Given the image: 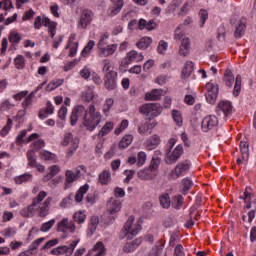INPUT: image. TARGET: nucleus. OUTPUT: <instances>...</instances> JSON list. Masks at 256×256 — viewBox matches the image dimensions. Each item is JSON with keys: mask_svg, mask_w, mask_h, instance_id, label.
Segmentation results:
<instances>
[{"mask_svg": "<svg viewBox=\"0 0 256 256\" xmlns=\"http://www.w3.org/2000/svg\"><path fill=\"white\" fill-rule=\"evenodd\" d=\"M117 73H111L108 75H104L103 81H104V87L107 89V91H114V89L117 87Z\"/></svg>", "mask_w": 256, "mask_h": 256, "instance_id": "obj_17", "label": "nucleus"}, {"mask_svg": "<svg viewBox=\"0 0 256 256\" xmlns=\"http://www.w3.org/2000/svg\"><path fill=\"white\" fill-rule=\"evenodd\" d=\"M246 27L247 26L245 25V20L244 19L239 20V22L235 28V31H234V37L236 39H241V37H243V35H245Z\"/></svg>", "mask_w": 256, "mask_h": 256, "instance_id": "obj_31", "label": "nucleus"}, {"mask_svg": "<svg viewBox=\"0 0 256 256\" xmlns=\"http://www.w3.org/2000/svg\"><path fill=\"white\" fill-rule=\"evenodd\" d=\"M199 17H200V27H203V25H205V21H207L209 19V13L207 12V10L202 9L199 12Z\"/></svg>", "mask_w": 256, "mask_h": 256, "instance_id": "obj_61", "label": "nucleus"}, {"mask_svg": "<svg viewBox=\"0 0 256 256\" xmlns=\"http://www.w3.org/2000/svg\"><path fill=\"white\" fill-rule=\"evenodd\" d=\"M34 97H35V92H31L28 96H26V98L22 102L23 109H27V107H29V105L33 103Z\"/></svg>", "mask_w": 256, "mask_h": 256, "instance_id": "obj_56", "label": "nucleus"}, {"mask_svg": "<svg viewBox=\"0 0 256 256\" xmlns=\"http://www.w3.org/2000/svg\"><path fill=\"white\" fill-rule=\"evenodd\" d=\"M79 239L72 241L69 246L63 245V246H58L56 248H53L50 251L51 255L59 256V255H66V256H71L73 255V251H75V247L79 244Z\"/></svg>", "mask_w": 256, "mask_h": 256, "instance_id": "obj_9", "label": "nucleus"}, {"mask_svg": "<svg viewBox=\"0 0 256 256\" xmlns=\"http://www.w3.org/2000/svg\"><path fill=\"white\" fill-rule=\"evenodd\" d=\"M45 197H47V192L43 190L40 191L38 195L33 198L32 203L20 211V215L26 218L33 217V215H35V207H37L39 203H42Z\"/></svg>", "mask_w": 256, "mask_h": 256, "instance_id": "obj_5", "label": "nucleus"}, {"mask_svg": "<svg viewBox=\"0 0 256 256\" xmlns=\"http://www.w3.org/2000/svg\"><path fill=\"white\" fill-rule=\"evenodd\" d=\"M241 83H242V78H241V75L238 74L236 76V81H235L234 90H233L234 97H239V93H241Z\"/></svg>", "mask_w": 256, "mask_h": 256, "instance_id": "obj_47", "label": "nucleus"}, {"mask_svg": "<svg viewBox=\"0 0 256 256\" xmlns=\"http://www.w3.org/2000/svg\"><path fill=\"white\" fill-rule=\"evenodd\" d=\"M216 111L218 115H225V117H229V115L233 113V105H231V102L229 101L221 100L216 107Z\"/></svg>", "mask_w": 256, "mask_h": 256, "instance_id": "obj_15", "label": "nucleus"}, {"mask_svg": "<svg viewBox=\"0 0 256 256\" xmlns=\"http://www.w3.org/2000/svg\"><path fill=\"white\" fill-rule=\"evenodd\" d=\"M60 145H62V147H68V151L66 154L68 158L73 157L75 151L79 149V138L77 136H74L71 132H66L63 135Z\"/></svg>", "mask_w": 256, "mask_h": 256, "instance_id": "obj_2", "label": "nucleus"}, {"mask_svg": "<svg viewBox=\"0 0 256 256\" xmlns=\"http://www.w3.org/2000/svg\"><path fill=\"white\" fill-rule=\"evenodd\" d=\"M87 191H89L88 184H85L79 188L74 197L76 203H81V201H83V195L87 194Z\"/></svg>", "mask_w": 256, "mask_h": 256, "instance_id": "obj_40", "label": "nucleus"}, {"mask_svg": "<svg viewBox=\"0 0 256 256\" xmlns=\"http://www.w3.org/2000/svg\"><path fill=\"white\" fill-rule=\"evenodd\" d=\"M184 150L182 145H178L172 152L171 149L166 150V164L173 165V163H177L179 159H181V155H183Z\"/></svg>", "mask_w": 256, "mask_h": 256, "instance_id": "obj_11", "label": "nucleus"}, {"mask_svg": "<svg viewBox=\"0 0 256 256\" xmlns=\"http://www.w3.org/2000/svg\"><path fill=\"white\" fill-rule=\"evenodd\" d=\"M33 179V175L31 174H22L14 178V181L17 185H21L22 183H27V181H31Z\"/></svg>", "mask_w": 256, "mask_h": 256, "instance_id": "obj_46", "label": "nucleus"}, {"mask_svg": "<svg viewBox=\"0 0 256 256\" xmlns=\"http://www.w3.org/2000/svg\"><path fill=\"white\" fill-rule=\"evenodd\" d=\"M107 211L110 215L114 213H119L121 211V200L117 198H112L107 202Z\"/></svg>", "mask_w": 256, "mask_h": 256, "instance_id": "obj_22", "label": "nucleus"}, {"mask_svg": "<svg viewBox=\"0 0 256 256\" xmlns=\"http://www.w3.org/2000/svg\"><path fill=\"white\" fill-rule=\"evenodd\" d=\"M135 217L129 216L128 220L126 221L121 233L123 237H127L128 239H133L136 235H138L139 231H141V225L140 224H134Z\"/></svg>", "mask_w": 256, "mask_h": 256, "instance_id": "obj_6", "label": "nucleus"}, {"mask_svg": "<svg viewBox=\"0 0 256 256\" xmlns=\"http://www.w3.org/2000/svg\"><path fill=\"white\" fill-rule=\"evenodd\" d=\"M34 153L35 150H29L27 152L28 165H30V167H35V165H37V161L33 158Z\"/></svg>", "mask_w": 256, "mask_h": 256, "instance_id": "obj_64", "label": "nucleus"}, {"mask_svg": "<svg viewBox=\"0 0 256 256\" xmlns=\"http://www.w3.org/2000/svg\"><path fill=\"white\" fill-rule=\"evenodd\" d=\"M102 64H103L102 73H104V75H110L111 73H117L114 70L115 67L113 66V63L111 62V60L105 59V60H103Z\"/></svg>", "mask_w": 256, "mask_h": 256, "instance_id": "obj_36", "label": "nucleus"}, {"mask_svg": "<svg viewBox=\"0 0 256 256\" xmlns=\"http://www.w3.org/2000/svg\"><path fill=\"white\" fill-rule=\"evenodd\" d=\"M133 143V135H125L119 142V149H127Z\"/></svg>", "mask_w": 256, "mask_h": 256, "instance_id": "obj_41", "label": "nucleus"}, {"mask_svg": "<svg viewBox=\"0 0 256 256\" xmlns=\"http://www.w3.org/2000/svg\"><path fill=\"white\" fill-rule=\"evenodd\" d=\"M224 83L226 87H233L235 83V76H233V72L231 69H227L224 73Z\"/></svg>", "mask_w": 256, "mask_h": 256, "instance_id": "obj_38", "label": "nucleus"}, {"mask_svg": "<svg viewBox=\"0 0 256 256\" xmlns=\"http://www.w3.org/2000/svg\"><path fill=\"white\" fill-rule=\"evenodd\" d=\"M97 48L99 57H111L117 51V44H108L105 38H100Z\"/></svg>", "mask_w": 256, "mask_h": 256, "instance_id": "obj_7", "label": "nucleus"}, {"mask_svg": "<svg viewBox=\"0 0 256 256\" xmlns=\"http://www.w3.org/2000/svg\"><path fill=\"white\" fill-rule=\"evenodd\" d=\"M193 67L194 64L192 61H186L183 69H182V78L183 79H189L191 77V74L193 73Z\"/></svg>", "mask_w": 256, "mask_h": 256, "instance_id": "obj_34", "label": "nucleus"}, {"mask_svg": "<svg viewBox=\"0 0 256 256\" xmlns=\"http://www.w3.org/2000/svg\"><path fill=\"white\" fill-rule=\"evenodd\" d=\"M191 187H193V181H191L189 178H184L182 180V194L187 195V193L191 191Z\"/></svg>", "mask_w": 256, "mask_h": 256, "instance_id": "obj_43", "label": "nucleus"}, {"mask_svg": "<svg viewBox=\"0 0 256 256\" xmlns=\"http://www.w3.org/2000/svg\"><path fill=\"white\" fill-rule=\"evenodd\" d=\"M105 253H107V248H105L103 242H97L85 256H105Z\"/></svg>", "mask_w": 256, "mask_h": 256, "instance_id": "obj_18", "label": "nucleus"}, {"mask_svg": "<svg viewBox=\"0 0 256 256\" xmlns=\"http://www.w3.org/2000/svg\"><path fill=\"white\" fill-rule=\"evenodd\" d=\"M126 60L128 61V63H133V62L139 63L140 61H143V54L138 53L135 50H132L127 53Z\"/></svg>", "mask_w": 256, "mask_h": 256, "instance_id": "obj_30", "label": "nucleus"}, {"mask_svg": "<svg viewBox=\"0 0 256 256\" xmlns=\"http://www.w3.org/2000/svg\"><path fill=\"white\" fill-rule=\"evenodd\" d=\"M146 101H159L161 99V90L154 89L145 94Z\"/></svg>", "mask_w": 256, "mask_h": 256, "instance_id": "obj_39", "label": "nucleus"}, {"mask_svg": "<svg viewBox=\"0 0 256 256\" xmlns=\"http://www.w3.org/2000/svg\"><path fill=\"white\" fill-rule=\"evenodd\" d=\"M138 167H143L145 165V162L147 161V153L144 151H140L136 158Z\"/></svg>", "mask_w": 256, "mask_h": 256, "instance_id": "obj_51", "label": "nucleus"}, {"mask_svg": "<svg viewBox=\"0 0 256 256\" xmlns=\"http://www.w3.org/2000/svg\"><path fill=\"white\" fill-rule=\"evenodd\" d=\"M161 143V137L157 134H153L149 137V139L146 142V148L148 151H153V149H157Z\"/></svg>", "mask_w": 256, "mask_h": 256, "instance_id": "obj_27", "label": "nucleus"}, {"mask_svg": "<svg viewBox=\"0 0 256 256\" xmlns=\"http://www.w3.org/2000/svg\"><path fill=\"white\" fill-rule=\"evenodd\" d=\"M183 203H184V198L181 194L176 195L172 198V207L174 209H180L181 207H183Z\"/></svg>", "mask_w": 256, "mask_h": 256, "instance_id": "obj_44", "label": "nucleus"}, {"mask_svg": "<svg viewBox=\"0 0 256 256\" xmlns=\"http://www.w3.org/2000/svg\"><path fill=\"white\" fill-rule=\"evenodd\" d=\"M172 117L175 123L178 125V127H181V125H183V117H181V113L179 111L173 110Z\"/></svg>", "mask_w": 256, "mask_h": 256, "instance_id": "obj_55", "label": "nucleus"}, {"mask_svg": "<svg viewBox=\"0 0 256 256\" xmlns=\"http://www.w3.org/2000/svg\"><path fill=\"white\" fill-rule=\"evenodd\" d=\"M137 177L141 181H153L157 177V174L153 173L149 168H144L137 172Z\"/></svg>", "mask_w": 256, "mask_h": 256, "instance_id": "obj_24", "label": "nucleus"}, {"mask_svg": "<svg viewBox=\"0 0 256 256\" xmlns=\"http://www.w3.org/2000/svg\"><path fill=\"white\" fill-rule=\"evenodd\" d=\"M115 101L112 99V98H107L105 100V103L103 105V113L104 115H108L109 114V111H111V107H113Z\"/></svg>", "mask_w": 256, "mask_h": 256, "instance_id": "obj_50", "label": "nucleus"}, {"mask_svg": "<svg viewBox=\"0 0 256 256\" xmlns=\"http://www.w3.org/2000/svg\"><path fill=\"white\" fill-rule=\"evenodd\" d=\"M139 29H147V31H153V29H156L157 23H155V20H150L147 22L145 19H140L138 22Z\"/></svg>", "mask_w": 256, "mask_h": 256, "instance_id": "obj_32", "label": "nucleus"}, {"mask_svg": "<svg viewBox=\"0 0 256 256\" xmlns=\"http://www.w3.org/2000/svg\"><path fill=\"white\" fill-rule=\"evenodd\" d=\"M79 117H83L82 125L87 131H95L99 123H101V119H103L101 112L97 110L95 104H90L87 109L83 105L75 106L70 115V125L72 127L77 125Z\"/></svg>", "mask_w": 256, "mask_h": 256, "instance_id": "obj_1", "label": "nucleus"}, {"mask_svg": "<svg viewBox=\"0 0 256 256\" xmlns=\"http://www.w3.org/2000/svg\"><path fill=\"white\" fill-rule=\"evenodd\" d=\"M139 113L149 117L148 121H151V119H155V117H159L163 113V106L159 103H146L139 107Z\"/></svg>", "mask_w": 256, "mask_h": 256, "instance_id": "obj_3", "label": "nucleus"}, {"mask_svg": "<svg viewBox=\"0 0 256 256\" xmlns=\"http://www.w3.org/2000/svg\"><path fill=\"white\" fill-rule=\"evenodd\" d=\"M113 3V7H110L107 11L109 17H115L118 13H121L125 2L123 0H110Z\"/></svg>", "mask_w": 256, "mask_h": 256, "instance_id": "obj_19", "label": "nucleus"}, {"mask_svg": "<svg viewBox=\"0 0 256 256\" xmlns=\"http://www.w3.org/2000/svg\"><path fill=\"white\" fill-rule=\"evenodd\" d=\"M64 83L63 79L58 80H52L47 86L46 91H54V89H57V87H61V85Z\"/></svg>", "mask_w": 256, "mask_h": 256, "instance_id": "obj_48", "label": "nucleus"}, {"mask_svg": "<svg viewBox=\"0 0 256 256\" xmlns=\"http://www.w3.org/2000/svg\"><path fill=\"white\" fill-rule=\"evenodd\" d=\"M10 43H21V34L17 32H11L9 34Z\"/></svg>", "mask_w": 256, "mask_h": 256, "instance_id": "obj_63", "label": "nucleus"}, {"mask_svg": "<svg viewBox=\"0 0 256 256\" xmlns=\"http://www.w3.org/2000/svg\"><path fill=\"white\" fill-rule=\"evenodd\" d=\"M93 47H95V41L90 40L88 42V44L82 50V53H81L82 57H87V55H89L91 53V51L93 50Z\"/></svg>", "mask_w": 256, "mask_h": 256, "instance_id": "obj_52", "label": "nucleus"}, {"mask_svg": "<svg viewBox=\"0 0 256 256\" xmlns=\"http://www.w3.org/2000/svg\"><path fill=\"white\" fill-rule=\"evenodd\" d=\"M159 201L163 209H169V207H171V198L169 197V194L160 196Z\"/></svg>", "mask_w": 256, "mask_h": 256, "instance_id": "obj_45", "label": "nucleus"}, {"mask_svg": "<svg viewBox=\"0 0 256 256\" xmlns=\"http://www.w3.org/2000/svg\"><path fill=\"white\" fill-rule=\"evenodd\" d=\"M141 243H142L141 238H136L132 242L125 243V245L122 247V251L123 253H133V251H135V249H137V247H139Z\"/></svg>", "mask_w": 256, "mask_h": 256, "instance_id": "obj_29", "label": "nucleus"}, {"mask_svg": "<svg viewBox=\"0 0 256 256\" xmlns=\"http://www.w3.org/2000/svg\"><path fill=\"white\" fill-rule=\"evenodd\" d=\"M11 127H13V120L11 118H8L6 125L0 131L1 137H6L9 131H11Z\"/></svg>", "mask_w": 256, "mask_h": 256, "instance_id": "obj_49", "label": "nucleus"}, {"mask_svg": "<svg viewBox=\"0 0 256 256\" xmlns=\"http://www.w3.org/2000/svg\"><path fill=\"white\" fill-rule=\"evenodd\" d=\"M113 127H115V123L106 122L105 125L101 128V130L98 133V139H103L105 135H109V132L113 131Z\"/></svg>", "mask_w": 256, "mask_h": 256, "instance_id": "obj_33", "label": "nucleus"}, {"mask_svg": "<svg viewBox=\"0 0 256 256\" xmlns=\"http://www.w3.org/2000/svg\"><path fill=\"white\" fill-rule=\"evenodd\" d=\"M53 202L52 197H47L44 202H40L37 208L38 217H41L42 219H45L47 215H49V207L51 203Z\"/></svg>", "mask_w": 256, "mask_h": 256, "instance_id": "obj_16", "label": "nucleus"}, {"mask_svg": "<svg viewBox=\"0 0 256 256\" xmlns=\"http://www.w3.org/2000/svg\"><path fill=\"white\" fill-rule=\"evenodd\" d=\"M219 97V85L213 82H208L205 86V99L210 105H215Z\"/></svg>", "mask_w": 256, "mask_h": 256, "instance_id": "obj_8", "label": "nucleus"}, {"mask_svg": "<svg viewBox=\"0 0 256 256\" xmlns=\"http://www.w3.org/2000/svg\"><path fill=\"white\" fill-rule=\"evenodd\" d=\"M159 165H161V159L152 158L148 169L153 173V171H157V169H159Z\"/></svg>", "mask_w": 256, "mask_h": 256, "instance_id": "obj_60", "label": "nucleus"}, {"mask_svg": "<svg viewBox=\"0 0 256 256\" xmlns=\"http://www.w3.org/2000/svg\"><path fill=\"white\" fill-rule=\"evenodd\" d=\"M40 157L44 161H53V159H55V154H53V153H51L49 151L42 150L40 152Z\"/></svg>", "mask_w": 256, "mask_h": 256, "instance_id": "obj_57", "label": "nucleus"}, {"mask_svg": "<svg viewBox=\"0 0 256 256\" xmlns=\"http://www.w3.org/2000/svg\"><path fill=\"white\" fill-rule=\"evenodd\" d=\"M14 63L16 69H23V67H25V57H23L22 55L17 56L14 59Z\"/></svg>", "mask_w": 256, "mask_h": 256, "instance_id": "obj_58", "label": "nucleus"}, {"mask_svg": "<svg viewBox=\"0 0 256 256\" xmlns=\"http://www.w3.org/2000/svg\"><path fill=\"white\" fill-rule=\"evenodd\" d=\"M159 255H161V248L155 245L144 256H159Z\"/></svg>", "mask_w": 256, "mask_h": 256, "instance_id": "obj_62", "label": "nucleus"}, {"mask_svg": "<svg viewBox=\"0 0 256 256\" xmlns=\"http://www.w3.org/2000/svg\"><path fill=\"white\" fill-rule=\"evenodd\" d=\"M72 219V223L83 225V223H85V220L87 219V215L85 214V211H78L73 214Z\"/></svg>", "mask_w": 256, "mask_h": 256, "instance_id": "obj_37", "label": "nucleus"}, {"mask_svg": "<svg viewBox=\"0 0 256 256\" xmlns=\"http://www.w3.org/2000/svg\"><path fill=\"white\" fill-rule=\"evenodd\" d=\"M53 225H55V219H51L48 222L43 223L40 231H42V233H47V231H49Z\"/></svg>", "mask_w": 256, "mask_h": 256, "instance_id": "obj_59", "label": "nucleus"}, {"mask_svg": "<svg viewBox=\"0 0 256 256\" xmlns=\"http://www.w3.org/2000/svg\"><path fill=\"white\" fill-rule=\"evenodd\" d=\"M157 127V121H149L145 123H141L138 125V133L139 135H145L146 133H151L153 129Z\"/></svg>", "mask_w": 256, "mask_h": 256, "instance_id": "obj_23", "label": "nucleus"}, {"mask_svg": "<svg viewBox=\"0 0 256 256\" xmlns=\"http://www.w3.org/2000/svg\"><path fill=\"white\" fill-rule=\"evenodd\" d=\"M59 173H61V167H59V165H52L48 168V173L42 178V181L47 183L48 181H51L53 177L59 175Z\"/></svg>", "mask_w": 256, "mask_h": 256, "instance_id": "obj_26", "label": "nucleus"}, {"mask_svg": "<svg viewBox=\"0 0 256 256\" xmlns=\"http://www.w3.org/2000/svg\"><path fill=\"white\" fill-rule=\"evenodd\" d=\"M57 229L60 231V233H67V231H70V233H75L77 226H75L74 222L69 221V218H63L58 223Z\"/></svg>", "mask_w": 256, "mask_h": 256, "instance_id": "obj_14", "label": "nucleus"}, {"mask_svg": "<svg viewBox=\"0 0 256 256\" xmlns=\"http://www.w3.org/2000/svg\"><path fill=\"white\" fill-rule=\"evenodd\" d=\"M97 227H99V216H92L87 228L88 237H93L95 231H97Z\"/></svg>", "mask_w": 256, "mask_h": 256, "instance_id": "obj_28", "label": "nucleus"}, {"mask_svg": "<svg viewBox=\"0 0 256 256\" xmlns=\"http://www.w3.org/2000/svg\"><path fill=\"white\" fill-rule=\"evenodd\" d=\"M219 125V119L215 115H208L202 120V131L207 133Z\"/></svg>", "mask_w": 256, "mask_h": 256, "instance_id": "obj_13", "label": "nucleus"}, {"mask_svg": "<svg viewBox=\"0 0 256 256\" xmlns=\"http://www.w3.org/2000/svg\"><path fill=\"white\" fill-rule=\"evenodd\" d=\"M191 169V161L184 160L179 162L175 168L169 173L168 179L170 181H174L175 179H179V177H183L189 173Z\"/></svg>", "mask_w": 256, "mask_h": 256, "instance_id": "obj_4", "label": "nucleus"}, {"mask_svg": "<svg viewBox=\"0 0 256 256\" xmlns=\"http://www.w3.org/2000/svg\"><path fill=\"white\" fill-rule=\"evenodd\" d=\"M178 53L181 57H187L191 53V40L188 37L182 39Z\"/></svg>", "mask_w": 256, "mask_h": 256, "instance_id": "obj_20", "label": "nucleus"}, {"mask_svg": "<svg viewBox=\"0 0 256 256\" xmlns=\"http://www.w3.org/2000/svg\"><path fill=\"white\" fill-rule=\"evenodd\" d=\"M81 171L87 173V167L85 165H80L73 170L65 171V184L69 185L71 183H75V181H79L81 179Z\"/></svg>", "mask_w": 256, "mask_h": 256, "instance_id": "obj_10", "label": "nucleus"}, {"mask_svg": "<svg viewBox=\"0 0 256 256\" xmlns=\"http://www.w3.org/2000/svg\"><path fill=\"white\" fill-rule=\"evenodd\" d=\"M240 153L242 155V158L237 159V165H241L243 161H249V142H240Z\"/></svg>", "mask_w": 256, "mask_h": 256, "instance_id": "obj_21", "label": "nucleus"}, {"mask_svg": "<svg viewBox=\"0 0 256 256\" xmlns=\"http://www.w3.org/2000/svg\"><path fill=\"white\" fill-rule=\"evenodd\" d=\"M128 127H129V120H122L119 127H117L114 130V134L121 135V133H123V131H125V129H127Z\"/></svg>", "mask_w": 256, "mask_h": 256, "instance_id": "obj_53", "label": "nucleus"}, {"mask_svg": "<svg viewBox=\"0 0 256 256\" xmlns=\"http://www.w3.org/2000/svg\"><path fill=\"white\" fill-rule=\"evenodd\" d=\"M153 43V39L151 37H143L137 42L138 49H148V47Z\"/></svg>", "mask_w": 256, "mask_h": 256, "instance_id": "obj_42", "label": "nucleus"}, {"mask_svg": "<svg viewBox=\"0 0 256 256\" xmlns=\"http://www.w3.org/2000/svg\"><path fill=\"white\" fill-rule=\"evenodd\" d=\"M42 25L44 27H48V31L52 37V39H55V35L57 33V22L51 21L48 17H44L42 20Z\"/></svg>", "mask_w": 256, "mask_h": 256, "instance_id": "obj_25", "label": "nucleus"}, {"mask_svg": "<svg viewBox=\"0 0 256 256\" xmlns=\"http://www.w3.org/2000/svg\"><path fill=\"white\" fill-rule=\"evenodd\" d=\"M98 181L99 183H101V185H109V183H111V171L109 170L102 171L99 174Z\"/></svg>", "mask_w": 256, "mask_h": 256, "instance_id": "obj_35", "label": "nucleus"}, {"mask_svg": "<svg viewBox=\"0 0 256 256\" xmlns=\"http://www.w3.org/2000/svg\"><path fill=\"white\" fill-rule=\"evenodd\" d=\"M31 147V151H35L36 153V151H39V149H43V147H45V140L38 139L31 144Z\"/></svg>", "mask_w": 256, "mask_h": 256, "instance_id": "obj_54", "label": "nucleus"}, {"mask_svg": "<svg viewBox=\"0 0 256 256\" xmlns=\"http://www.w3.org/2000/svg\"><path fill=\"white\" fill-rule=\"evenodd\" d=\"M93 17H95V15L93 14L92 10L84 9L80 15L78 27L80 29H85L86 27H89V25H91V21H93Z\"/></svg>", "mask_w": 256, "mask_h": 256, "instance_id": "obj_12", "label": "nucleus"}]
</instances>
